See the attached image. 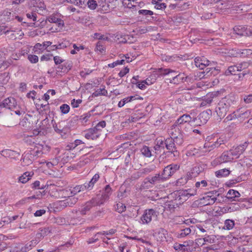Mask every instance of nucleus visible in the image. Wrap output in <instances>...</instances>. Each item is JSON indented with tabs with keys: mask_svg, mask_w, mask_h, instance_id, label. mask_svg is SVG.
Here are the masks:
<instances>
[{
	"mask_svg": "<svg viewBox=\"0 0 252 252\" xmlns=\"http://www.w3.org/2000/svg\"><path fill=\"white\" fill-rule=\"evenodd\" d=\"M240 163L244 166H252V158L248 156H245L240 160Z\"/></svg>",
	"mask_w": 252,
	"mask_h": 252,
	"instance_id": "4c0bfd02",
	"label": "nucleus"
},
{
	"mask_svg": "<svg viewBox=\"0 0 252 252\" xmlns=\"http://www.w3.org/2000/svg\"><path fill=\"white\" fill-rule=\"evenodd\" d=\"M240 196V193L234 189H230L227 193L226 198L230 201H236V198Z\"/></svg>",
	"mask_w": 252,
	"mask_h": 252,
	"instance_id": "4be33fe9",
	"label": "nucleus"
},
{
	"mask_svg": "<svg viewBox=\"0 0 252 252\" xmlns=\"http://www.w3.org/2000/svg\"><path fill=\"white\" fill-rule=\"evenodd\" d=\"M167 231L163 229L159 228L154 233V237L158 242H163L166 240V235Z\"/></svg>",
	"mask_w": 252,
	"mask_h": 252,
	"instance_id": "a211bd4d",
	"label": "nucleus"
},
{
	"mask_svg": "<svg viewBox=\"0 0 252 252\" xmlns=\"http://www.w3.org/2000/svg\"><path fill=\"white\" fill-rule=\"evenodd\" d=\"M196 118H192L189 115L184 114L180 117L177 120L176 123L181 127L184 125H188L191 122H195Z\"/></svg>",
	"mask_w": 252,
	"mask_h": 252,
	"instance_id": "f8f14e48",
	"label": "nucleus"
},
{
	"mask_svg": "<svg viewBox=\"0 0 252 252\" xmlns=\"http://www.w3.org/2000/svg\"><path fill=\"white\" fill-rule=\"evenodd\" d=\"M190 4L188 2H180L177 4V8L179 10H185L188 8Z\"/></svg>",
	"mask_w": 252,
	"mask_h": 252,
	"instance_id": "6e6d98bb",
	"label": "nucleus"
},
{
	"mask_svg": "<svg viewBox=\"0 0 252 252\" xmlns=\"http://www.w3.org/2000/svg\"><path fill=\"white\" fill-rule=\"evenodd\" d=\"M34 157L35 155L33 154L32 151H31L30 153H27L25 154L22 158V165L23 166H26L31 164L34 160Z\"/></svg>",
	"mask_w": 252,
	"mask_h": 252,
	"instance_id": "6ab92c4d",
	"label": "nucleus"
},
{
	"mask_svg": "<svg viewBox=\"0 0 252 252\" xmlns=\"http://www.w3.org/2000/svg\"><path fill=\"white\" fill-rule=\"evenodd\" d=\"M162 74H175V76H173L172 78L167 79L170 83L174 84H178L180 83L185 82L187 77L183 73H178V72L170 69H164L163 70V72H161Z\"/></svg>",
	"mask_w": 252,
	"mask_h": 252,
	"instance_id": "39448f33",
	"label": "nucleus"
},
{
	"mask_svg": "<svg viewBox=\"0 0 252 252\" xmlns=\"http://www.w3.org/2000/svg\"><path fill=\"white\" fill-rule=\"evenodd\" d=\"M219 195V193L217 190L208 192L200 199V203L203 206L212 205L216 202Z\"/></svg>",
	"mask_w": 252,
	"mask_h": 252,
	"instance_id": "423d86ee",
	"label": "nucleus"
},
{
	"mask_svg": "<svg viewBox=\"0 0 252 252\" xmlns=\"http://www.w3.org/2000/svg\"><path fill=\"white\" fill-rule=\"evenodd\" d=\"M61 18H59L57 15H52L49 16L47 20L51 23L56 24L60 20Z\"/></svg>",
	"mask_w": 252,
	"mask_h": 252,
	"instance_id": "e2e57ef3",
	"label": "nucleus"
},
{
	"mask_svg": "<svg viewBox=\"0 0 252 252\" xmlns=\"http://www.w3.org/2000/svg\"><path fill=\"white\" fill-rule=\"evenodd\" d=\"M63 69V66L60 65L57 68V69L56 70V72H54V71H51L50 70H49L48 71V73L49 74H50L51 76H52L53 77H55L56 76H57L58 75H62V71H61V70Z\"/></svg>",
	"mask_w": 252,
	"mask_h": 252,
	"instance_id": "a18cd8bd",
	"label": "nucleus"
},
{
	"mask_svg": "<svg viewBox=\"0 0 252 252\" xmlns=\"http://www.w3.org/2000/svg\"><path fill=\"white\" fill-rule=\"evenodd\" d=\"M43 238V237L41 235L40 231L38 230V232L36 234L34 239H33L32 241V245H36V244H37L39 243V242L40 241V240Z\"/></svg>",
	"mask_w": 252,
	"mask_h": 252,
	"instance_id": "864d4df0",
	"label": "nucleus"
},
{
	"mask_svg": "<svg viewBox=\"0 0 252 252\" xmlns=\"http://www.w3.org/2000/svg\"><path fill=\"white\" fill-rule=\"evenodd\" d=\"M38 230L40 231L43 237L48 235L51 232V230L49 227L41 228L39 229Z\"/></svg>",
	"mask_w": 252,
	"mask_h": 252,
	"instance_id": "0e129e2a",
	"label": "nucleus"
},
{
	"mask_svg": "<svg viewBox=\"0 0 252 252\" xmlns=\"http://www.w3.org/2000/svg\"><path fill=\"white\" fill-rule=\"evenodd\" d=\"M70 189L71 192L72 196H73L74 195L76 194L77 193L81 191H83L85 190H87V189L85 184H84L83 185L76 186L75 187L73 188L72 189Z\"/></svg>",
	"mask_w": 252,
	"mask_h": 252,
	"instance_id": "cd10ccee",
	"label": "nucleus"
},
{
	"mask_svg": "<svg viewBox=\"0 0 252 252\" xmlns=\"http://www.w3.org/2000/svg\"><path fill=\"white\" fill-rule=\"evenodd\" d=\"M60 198H68L72 196L70 189H62L60 190Z\"/></svg>",
	"mask_w": 252,
	"mask_h": 252,
	"instance_id": "79ce46f5",
	"label": "nucleus"
},
{
	"mask_svg": "<svg viewBox=\"0 0 252 252\" xmlns=\"http://www.w3.org/2000/svg\"><path fill=\"white\" fill-rule=\"evenodd\" d=\"M180 166L177 164H171L166 166L161 174L162 177L164 180L169 179L177 170L179 169Z\"/></svg>",
	"mask_w": 252,
	"mask_h": 252,
	"instance_id": "6e6552de",
	"label": "nucleus"
},
{
	"mask_svg": "<svg viewBox=\"0 0 252 252\" xmlns=\"http://www.w3.org/2000/svg\"><path fill=\"white\" fill-rule=\"evenodd\" d=\"M215 148L214 146V143H212L211 142H205L203 147L200 150V153L198 154L197 152H195L193 153V155H198V156H202L206 153L210 152L211 151L214 149Z\"/></svg>",
	"mask_w": 252,
	"mask_h": 252,
	"instance_id": "f3484780",
	"label": "nucleus"
},
{
	"mask_svg": "<svg viewBox=\"0 0 252 252\" xmlns=\"http://www.w3.org/2000/svg\"><path fill=\"white\" fill-rule=\"evenodd\" d=\"M53 207L58 211L63 209V208L67 206L65 199L63 200L57 201L56 202L54 203L53 204Z\"/></svg>",
	"mask_w": 252,
	"mask_h": 252,
	"instance_id": "2f4dec72",
	"label": "nucleus"
},
{
	"mask_svg": "<svg viewBox=\"0 0 252 252\" xmlns=\"http://www.w3.org/2000/svg\"><path fill=\"white\" fill-rule=\"evenodd\" d=\"M99 178V175L98 173H96L88 183H85V185L87 187V190L92 189L93 188L94 185L98 180Z\"/></svg>",
	"mask_w": 252,
	"mask_h": 252,
	"instance_id": "b1692460",
	"label": "nucleus"
},
{
	"mask_svg": "<svg viewBox=\"0 0 252 252\" xmlns=\"http://www.w3.org/2000/svg\"><path fill=\"white\" fill-rule=\"evenodd\" d=\"M209 118L210 115L208 112L206 111L202 112L198 116V119L200 120L201 125L206 124Z\"/></svg>",
	"mask_w": 252,
	"mask_h": 252,
	"instance_id": "72a5a7b5",
	"label": "nucleus"
},
{
	"mask_svg": "<svg viewBox=\"0 0 252 252\" xmlns=\"http://www.w3.org/2000/svg\"><path fill=\"white\" fill-rule=\"evenodd\" d=\"M238 98L233 94H230L222 98L219 102L216 112L220 118H223L229 108L236 104Z\"/></svg>",
	"mask_w": 252,
	"mask_h": 252,
	"instance_id": "f257e3e1",
	"label": "nucleus"
},
{
	"mask_svg": "<svg viewBox=\"0 0 252 252\" xmlns=\"http://www.w3.org/2000/svg\"><path fill=\"white\" fill-rule=\"evenodd\" d=\"M240 111V109L237 110L236 111H234L231 114L228 115L224 119L225 122H228L234 119H235L237 118L241 117V115H237V113H239Z\"/></svg>",
	"mask_w": 252,
	"mask_h": 252,
	"instance_id": "ea45409f",
	"label": "nucleus"
},
{
	"mask_svg": "<svg viewBox=\"0 0 252 252\" xmlns=\"http://www.w3.org/2000/svg\"><path fill=\"white\" fill-rule=\"evenodd\" d=\"M35 246V245H32L31 241L29 243L26 244L24 247L21 248L20 252H27L28 251L31 250L32 247H34Z\"/></svg>",
	"mask_w": 252,
	"mask_h": 252,
	"instance_id": "3c124183",
	"label": "nucleus"
},
{
	"mask_svg": "<svg viewBox=\"0 0 252 252\" xmlns=\"http://www.w3.org/2000/svg\"><path fill=\"white\" fill-rule=\"evenodd\" d=\"M15 13L10 10H6L3 11V18L6 21H10L14 19Z\"/></svg>",
	"mask_w": 252,
	"mask_h": 252,
	"instance_id": "c756f323",
	"label": "nucleus"
},
{
	"mask_svg": "<svg viewBox=\"0 0 252 252\" xmlns=\"http://www.w3.org/2000/svg\"><path fill=\"white\" fill-rule=\"evenodd\" d=\"M245 28H243L241 27H235L234 28V30L235 32L236 33L240 35H244L245 34L252 35V27H250L249 29H248V31L249 32V33L248 32H244L243 31L244 29Z\"/></svg>",
	"mask_w": 252,
	"mask_h": 252,
	"instance_id": "c85d7f7f",
	"label": "nucleus"
},
{
	"mask_svg": "<svg viewBox=\"0 0 252 252\" xmlns=\"http://www.w3.org/2000/svg\"><path fill=\"white\" fill-rule=\"evenodd\" d=\"M235 226L234 221L232 220L227 219L224 221L223 228L225 230H231Z\"/></svg>",
	"mask_w": 252,
	"mask_h": 252,
	"instance_id": "e433bc0d",
	"label": "nucleus"
},
{
	"mask_svg": "<svg viewBox=\"0 0 252 252\" xmlns=\"http://www.w3.org/2000/svg\"><path fill=\"white\" fill-rule=\"evenodd\" d=\"M91 116V113L90 112H88L80 116L78 120L81 122V123H85L88 121Z\"/></svg>",
	"mask_w": 252,
	"mask_h": 252,
	"instance_id": "603ef678",
	"label": "nucleus"
},
{
	"mask_svg": "<svg viewBox=\"0 0 252 252\" xmlns=\"http://www.w3.org/2000/svg\"><path fill=\"white\" fill-rule=\"evenodd\" d=\"M107 94V91L104 88H99L96 90L92 94V96L94 97H97L99 95H106Z\"/></svg>",
	"mask_w": 252,
	"mask_h": 252,
	"instance_id": "37998d69",
	"label": "nucleus"
},
{
	"mask_svg": "<svg viewBox=\"0 0 252 252\" xmlns=\"http://www.w3.org/2000/svg\"><path fill=\"white\" fill-rule=\"evenodd\" d=\"M111 194V188L109 185H106L105 187V193H103V201L97 203V204H104L109 198Z\"/></svg>",
	"mask_w": 252,
	"mask_h": 252,
	"instance_id": "7c9ffc66",
	"label": "nucleus"
},
{
	"mask_svg": "<svg viewBox=\"0 0 252 252\" xmlns=\"http://www.w3.org/2000/svg\"><path fill=\"white\" fill-rule=\"evenodd\" d=\"M1 155L6 158L13 160H17L20 156V153L10 149H4L1 151Z\"/></svg>",
	"mask_w": 252,
	"mask_h": 252,
	"instance_id": "ddd939ff",
	"label": "nucleus"
},
{
	"mask_svg": "<svg viewBox=\"0 0 252 252\" xmlns=\"http://www.w3.org/2000/svg\"><path fill=\"white\" fill-rule=\"evenodd\" d=\"M203 241L206 244V243H212L214 241V238L213 235H205L203 238Z\"/></svg>",
	"mask_w": 252,
	"mask_h": 252,
	"instance_id": "680f3d73",
	"label": "nucleus"
},
{
	"mask_svg": "<svg viewBox=\"0 0 252 252\" xmlns=\"http://www.w3.org/2000/svg\"><path fill=\"white\" fill-rule=\"evenodd\" d=\"M45 50L44 47L43 46V44L40 43H36L33 47V50L35 53L37 54H39L43 51Z\"/></svg>",
	"mask_w": 252,
	"mask_h": 252,
	"instance_id": "de8ad7c7",
	"label": "nucleus"
},
{
	"mask_svg": "<svg viewBox=\"0 0 252 252\" xmlns=\"http://www.w3.org/2000/svg\"><path fill=\"white\" fill-rule=\"evenodd\" d=\"M93 201H92V200H91L90 201H88L86 203V204L84 205V206L80 211V214L81 215H86L87 213V212H89L93 206H95Z\"/></svg>",
	"mask_w": 252,
	"mask_h": 252,
	"instance_id": "393cba45",
	"label": "nucleus"
},
{
	"mask_svg": "<svg viewBox=\"0 0 252 252\" xmlns=\"http://www.w3.org/2000/svg\"><path fill=\"white\" fill-rule=\"evenodd\" d=\"M86 3L87 4L88 7L92 10L95 9L97 5L96 1L94 0H87Z\"/></svg>",
	"mask_w": 252,
	"mask_h": 252,
	"instance_id": "5fc2aeb1",
	"label": "nucleus"
},
{
	"mask_svg": "<svg viewBox=\"0 0 252 252\" xmlns=\"http://www.w3.org/2000/svg\"><path fill=\"white\" fill-rule=\"evenodd\" d=\"M158 213L153 209H146L140 217L139 222L142 224H149L157 220Z\"/></svg>",
	"mask_w": 252,
	"mask_h": 252,
	"instance_id": "20e7f679",
	"label": "nucleus"
},
{
	"mask_svg": "<svg viewBox=\"0 0 252 252\" xmlns=\"http://www.w3.org/2000/svg\"><path fill=\"white\" fill-rule=\"evenodd\" d=\"M147 182L151 184H155L157 182L160 181H164L163 178L162 177V175L159 174H156L154 176L149 177L146 179Z\"/></svg>",
	"mask_w": 252,
	"mask_h": 252,
	"instance_id": "a878e982",
	"label": "nucleus"
},
{
	"mask_svg": "<svg viewBox=\"0 0 252 252\" xmlns=\"http://www.w3.org/2000/svg\"><path fill=\"white\" fill-rule=\"evenodd\" d=\"M106 126V122L104 121L99 122L95 126L90 128L86 131L85 137L87 139L94 140L97 139L101 134L102 128Z\"/></svg>",
	"mask_w": 252,
	"mask_h": 252,
	"instance_id": "7ed1b4c3",
	"label": "nucleus"
},
{
	"mask_svg": "<svg viewBox=\"0 0 252 252\" xmlns=\"http://www.w3.org/2000/svg\"><path fill=\"white\" fill-rule=\"evenodd\" d=\"M82 99H73L71 101V105L73 108H77L79 105L82 103Z\"/></svg>",
	"mask_w": 252,
	"mask_h": 252,
	"instance_id": "338daca9",
	"label": "nucleus"
},
{
	"mask_svg": "<svg viewBox=\"0 0 252 252\" xmlns=\"http://www.w3.org/2000/svg\"><path fill=\"white\" fill-rule=\"evenodd\" d=\"M32 174L30 172H26L19 178V181L22 183H26L31 178Z\"/></svg>",
	"mask_w": 252,
	"mask_h": 252,
	"instance_id": "58836bf2",
	"label": "nucleus"
},
{
	"mask_svg": "<svg viewBox=\"0 0 252 252\" xmlns=\"http://www.w3.org/2000/svg\"><path fill=\"white\" fill-rule=\"evenodd\" d=\"M17 103L16 99L13 97H8L5 99L2 102L0 103V108H5L14 110L16 109Z\"/></svg>",
	"mask_w": 252,
	"mask_h": 252,
	"instance_id": "1a4fd4ad",
	"label": "nucleus"
},
{
	"mask_svg": "<svg viewBox=\"0 0 252 252\" xmlns=\"http://www.w3.org/2000/svg\"><path fill=\"white\" fill-rule=\"evenodd\" d=\"M60 110L63 114H67L70 110L69 106L66 104H63L60 106Z\"/></svg>",
	"mask_w": 252,
	"mask_h": 252,
	"instance_id": "bf43d9fd",
	"label": "nucleus"
},
{
	"mask_svg": "<svg viewBox=\"0 0 252 252\" xmlns=\"http://www.w3.org/2000/svg\"><path fill=\"white\" fill-rule=\"evenodd\" d=\"M164 146L169 152L173 154L174 157L179 156V153L177 150L174 140L172 137L168 138L165 140Z\"/></svg>",
	"mask_w": 252,
	"mask_h": 252,
	"instance_id": "9b49d317",
	"label": "nucleus"
},
{
	"mask_svg": "<svg viewBox=\"0 0 252 252\" xmlns=\"http://www.w3.org/2000/svg\"><path fill=\"white\" fill-rule=\"evenodd\" d=\"M190 179H191L190 178V174L187 173L186 176L181 177L176 181V185L177 186H184L188 182L189 180Z\"/></svg>",
	"mask_w": 252,
	"mask_h": 252,
	"instance_id": "bb28decb",
	"label": "nucleus"
},
{
	"mask_svg": "<svg viewBox=\"0 0 252 252\" xmlns=\"http://www.w3.org/2000/svg\"><path fill=\"white\" fill-rule=\"evenodd\" d=\"M65 200L66 201L67 206H71L77 202L78 198L72 196L71 197L66 198Z\"/></svg>",
	"mask_w": 252,
	"mask_h": 252,
	"instance_id": "8fccbe9b",
	"label": "nucleus"
},
{
	"mask_svg": "<svg viewBox=\"0 0 252 252\" xmlns=\"http://www.w3.org/2000/svg\"><path fill=\"white\" fill-rule=\"evenodd\" d=\"M115 210L119 213H122L126 210V206L122 202H119L114 205Z\"/></svg>",
	"mask_w": 252,
	"mask_h": 252,
	"instance_id": "a19ab883",
	"label": "nucleus"
},
{
	"mask_svg": "<svg viewBox=\"0 0 252 252\" xmlns=\"http://www.w3.org/2000/svg\"><path fill=\"white\" fill-rule=\"evenodd\" d=\"M55 24L57 29L55 30V31H61L63 30V28L64 26V22L63 20L61 19L59 20L58 22H57Z\"/></svg>",
	"mask_w": 252,
	"mask_h": 252,
	"instance_id": "69168bd1",
	"label": "nucleus"
},
{
	"mask_svg": "<svg viewBox=\"0 0 252 252\" xmlns=\"http://www.w3.org/2000/svg\"><path fill=\"white\" fill-rule=\"evenodd\" d=\"M174 140L175 143L178 145H182L184 142V139L181 134H179L178 136H174L173 138Z\"/></svg>",
	"mask_w": 252,
	"mask_h": 252,
	"instance_id": "13d9d810",
	"label": "nucleus"
},
{
	"mask_svg": "<svg viewBox=\"0 0 252 252\" xmlns=\"http://www.w3.org/2000/svg\"><path fill=\"white\" fill-rule=\"evenodd\" d=\"M47 189H49V193L51 196L56 198H60V190H58L57 187L53 184L48 183L47 184Z\"/></svg>",
	"mask_w": 252,
	"mask_h": 252,
	"instance_id": "aec40b11",
	"label": "nucleus"
},
{
	"mask_svg": "<svg viewBox=\"0 0 252 252\" xmlns=\"http://www.w3.org/2000/svg\"><path fill=\"white\" fill-rule=\"evenodd\" d=\"M195 65L200 69H203L206 66L209 65V61L204 57H197L194 59Z\"/></svg>",
	"mask_w": 252,
	"mask_h": 252,
	"instance_id": "4468645a",
	"label": "nucleus"
},
{
	"mask_svg": "<svg viewBox=\"0 0 252 252\" xmlns=\"http://www.w3.org/2000/svg\"><path fill=\"white\" fill-rule=\"evenodd\" d=\"M230 174V171L226 168L222 169L215 172V175L218 178L227 176Z\"/></svg>",
	"mask_w": 252,
	"mask_h": 252,
	"instance_id": "c9c22d12",
	"label": "nucleus"
},
{
	"mask_svg": "<svg viewBox=\"0 0 252 252\" xmlns=\"http://www.w3.org/2000/svg\"><path fill=\"white\" fill-rule=\"evenodd\" d=\"M234 159L230 151L223 152L221 155L217 159L220 163L229 162Z\"/></svg>",
	"mask_w": 252,
	"mask_h": 252,
	"instance_id": "2eb2a0df",
	"label": "nucleus"
},
{
	"mask_svg": "<svg viewBox=\"0 0 252 252\" xmlns=\"http://www.w3.org/2000/svg\"><path fill=\"white\" fill-rule=\"evenodd\" d=\"M248 143L244 142L243 144L236 147H233L230 149V152L234 158V159L238 158L245 151L248 146Z\"/></svg>",
	"mask_w": 252,
	"mask_h": 252,
	"instance_id": "9d476101",
	"label": "nucleus"
},
{
	"mask_svg": "<svg viewBox=\"0 0 252 252\" xmlns=\"http://www.w3.org/2000/svg\"><path fill=\"white\" fill-rule=\"evenodd\" d=\"M26 16L30 20L35 22L37 19V13L35 12H31L26 14Z\"/></svg>",
	"mask_w": 252,
	"mask_h": 252,
	"instance_id": "4d7b16f0",
	"label": "nucleus"
},
{
	"mask_svg": "<svg viewBox=\"0 0 252 252\" xmlns=\"http://www.w3.org/2000/svg\"><path fill=\"white\" fill-rule=\"evenodd\" d=\"M208 186V182L206 180H202L200 181H197L195 183L194 189H192L193 190L195 191V195L198 193L202 191L205 188Z\"/></svg>",
	"mask_w": 252,
	"mask_h": 252,
	"instance_id": "dca6fc26",
	"label": "nucleus"
},
{
	"mask_svg": "<svg viewBox=\"0 0 252 252\" xmlns=\"http://www.w3.org/2000/svg\"><path fill=\"white\" fill-rule=\"evenodd\" d=\"M155 5V7L157 9H165L166 7L165 3H160L159 1L157 2H152Z\"/></svg>",
	"mask_w": 252,
	"mask_h": 252,
	"instance_id": "774afa93",
	"label": "nucleus"
},
{
	"mask_svg": "<svg viewBox=\"0 0 252 252\" xmlns=\"http://www.w3.org/2000/svg\"><path fill=\"white\" fill-rule=\"evenodd\" d=\"M195 195V191L192 189L177 190L169 195V198H175L180 204L183 203L190 197Z\"/></svg>",
	"mask_w": 252,
	"mask_h": 252,
	"instance_id": "f03ea898",
	"label": "nucleus"
},
{
	"mask_svg": "<svg viewBox=\"0 0 252 252\" xmlns=\"http://www.w3.org/2000/svg\"><path fill=\"white\" fill-rule=\"evenodd\" d=\"M203 170V167L201 165H196L192 167L191 170L187 173L190 175V178L196 177L199 175Z\"/></svg>",
	"mask_w": 252,
	"mask_h": 252,
	"instance_id": "5701e85b",
	"label": "nucleus"
},
{
	"mask_svg": "<svg viewBox=\"0 0 252 252\" xmlns=\"http://www.w3.org/2000/svg\"><path fill=\"white\" fill-rule=\"evenodd\" d=\"M50 150V147L45 143L36 144L34 149L32 151L35 157H39L42 154H47Z\"/></svg>",
	"mask_w": 252,
	"mask_h": 252,
	"instance_id": "0eeeda50",
	"label": "nucleus"
},
{
	"mask_svg": "<svg viewBox=\"0 0 252 252\" xmlns=\"http://www.w3.org/2000/svg\"><path fill=\"white\" fill-rule=\"evenodd\" d=\"M191 233V229L190 228H186L181 230L178 236L179 238L184 237Z\"/></svg>",
	"mask_w": 252,
	"mask_h": 252,
	"instance_id": "49530a36",
	"label": "nucleus"
},
{
	"mask_svg": "<svg viewBox=\"0 0 252 252\" xmlns=\"http://www.w3.org/2000/svg\"><path fill=\"white\" fill-rule=\"evenodd\" d=\"M170 201H168L165 203V208L170 211H174V209L181 205L180 202L175 200V198H171Z\"/></svg>",
	"mask_w": 252,
	"mask_h": 252,
	"instance_id": "412c9836",
	"label": "nucleus"
},
{
	"mask_svg": "<svg viewBox=\"0 0 252 252\" xmlns=\"http://www.w3.org/2000/svg\"><path fill=\"white\" fill-rule=\"evenodd\" d=\"M238 71H240L237 64L232 65L228 67V69L225 72V74L226 75H235Z\"/></svg>",
	"mask_w": 252,
	"mask_h": 252,
	"instance_id": "f704fd0d",
	"label": "nucleus"
},
{
	"mask_svg": "<svg viewBox=\"0 0 252 252\" xmlns=\"http://www.w3.org/2000/svg\"><path fill=\"white\" fill-rule=\"evenodd\" d=\"M28 59L32 63H36L38 62V57L35 55L29 54Z\"/></svg>",
	"mask_w": 252,
	"mask_h": 252,
	"instance_id": "052dcab7",
	"label": "nucleus"
},
{
	"mask_svg": "<svg viewBox=\"0 0 252 252\" xmlns=\"http://www.w3.org/2000/svg\"><path fill=\"white\" fill-rule=\"evenodd\" d=\"M141 152L144 156L147 157V158H150L152 156V152H151L149 147H148L146 146H143L141 148Z\"/></svg>",
	"mask_w": 252,
	"mask_h": 252,
	"instance_id": "c03bdc74",
	"label": "nucleus"
},
{
	"mask_svg": "<svg viewBox=\"0 0 252 252\" xmlns=\"http://www.w3.org/2000/svg\"><path fill=\"white\" fill-rule=\"evenodd\" d=\"M156 81V78L155 75H152L148 77L146 80H143V83H146V85L149 86L154 83Z\"/></svg>",
	"mask_w": 252,
	"mask_h": 252,
	"instance_id": "09e8293b",
	"label": "nucleus"
},
{
	"mask_svg": "<svg viewBox=\"0 0 252 252\" xmlns=\"http://www.w3.org/2000/svg\"><path fill=\"white\" fill-rule=\"evenodd\" d=\"M164 141L162 139L157 140L156 141V144L154 146V149L156 154H158L161 151L164 149Z\"/></svg>",
	"mask_w": 252,
	"mask_h": 252,
	"instance_id": "473e14b6",
	"label": "nucleus"
}]
</instances>
